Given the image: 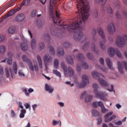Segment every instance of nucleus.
I'll return each instance as SVG.
<instances>
[{"label": "nucleus", "instance_id": "nucleus-31", "mask_svg": "<svg viewBox=\"0 0 127 127\" xmlns=\"http://www.w3.org/2000/svg\"><path fill=\"white\" fill-rule=\"evenodd\" d=\"M53 73L60 78L61 77V73H60V72L58 71L57 70H53Z\"/></svg>", "mask_w": 127, "mask_h": 127}, {"label": "nucleus", "instance_id": "nucleus-35", "mask_svg": "<svg viewBox=\"0 0 127 127\" xmlns=\"http://www.w3.org/2000/svg\"><path fill=\"white\" fill-rule=\"evenodd\" d=\"M5 73L6 78H9V71L7 67H6L5 68Z\"/></svg>", "mask_w": 127, "mask_h": 127}, {"label": "nucleus", "instance_id": "nucleus-53", "mask_svg": "<svg viewBox=\"0 0 127 127\" xmlns=\"http://www.w3.org/2000/svg\"><path fill=\"white\" fill-rule=\"evenodd\" d=\"M18 75L20 77H24L25 76V74H24V73H22V71L21 70H19Z\"/></svg>", "mask_w": 127, "mask_h": 127}, {"label": "nucleus", "instance_id": "nucleus-21", "mask_svg": "<svg viewBox=\"0 0 127 127\" xmlns=\"http://www.w3.org/2000/svg\"><path fill=\"white\" fill-rule=\"evenodd\" d=\"M91 113H92V117H99L100 116V112H99V111H98L95 109H93L91 111Z\"/></svg>", "mask_w": 127, "mask_h": 127}, {"label": "nucleus", "instance_id": "nucleus-4", "mask_svg": "<svg viewBox=\"0 0 127 127\" xmlns=\"http://www.w3.org/2000/svg\"><path fill=\"white\" fill-rule=\"evenodd\" d=\"M97 31L98 34H99L100 36H101V38L103 39V41L100 42V47L102 50H105V49H106L105 45H104V43H106V37H105V33H104V31L101 28H98Z\"/></svg>", "mask_w": 127, "mask_h": 127}, {"label": "nucleus", "instance_id": "nucleus-50", "mask_svg": "<svg viewBox=\"0 0 127 127\" xmlns=\"http://www.w3.org/2000/svg\"><path fill=\"white\" fill-rule=\"evenodd\" d=\"M37 24L38 26H39L40 27H41V26H42V25H43L42 22L41 21V20H37Z\"/></svg>", "mask_w": 127, "mask_h": 127}, {"label": "nucleus", "instance_id": "nucleus-29", "mask_svg": "<svg viewBox=\"0 0 127 127\" xmlns=\"http://www.w3.org/2000/svg\"><path fill=\"white\" fill-rule=\"evenodd\" d=\"M29 3H30L29 0H23L22 1L21 6H23V5H25V6H27V5L29 4Z\"/></svg>", "mask_w": 127, "mask_h": 127}, {"label": "nucleus", "instance_id": "nucleus-58", "mask_svg": "<svg viewBox=\"0 0 127 127\" xmlns=\"http://www.w3.org/2000/svg\"><path fill=\"white\" fill-rule=\"evenodd\" d=\"M111 89H110V88H108V91H109V92H114L115 93V90H114V85L113 84L111 85Z\"/></svg>", "mask_w": 127, "mask_h": 127}, {"label": "nucleus", "instance_id": "nucleus-7", "mask_svg": "<svg viewBox=\"0 0 127 127\" xmlns=\"http://www.w3.org/2000/svg\"><path fill=\"white\" fill-rule=\"evenodd\" d=\"M89 78H88V76L86 75H84L82 76V82L77 85V89L85 88V87L87 86V84H89Z\"/></svg>", "mask_w": 127, "mask_h": 127}, {"label": "nucleus", "instance_id": "nucleus-46", "mask_svg": "<svg viewBox=\"0 0 127 127\" xmlns=\"http://www.w3.org/2000/svg\"><path fill=\"white\" fill-rule=\"evenodd\" d=\"M114 4L115 6H116V7H117L118 8H120V7H121V4L120 1H117L116 2L114 3Z\"/></svg>", "mask_w": 127, "mask_h": 127}, {"label": "nucleus", "instance_id": "nucleus-54", "mask_svg": "<svg viewBox=\"0 0 127 127\" xmlns=\"http://www.w3.org/2000/svg\"><path fill=\"white\" fill-rule=\"evenodd\" d=\"M99 62H100V64H101L102 65V66H104V62H105V61L104 60V58H100L99 59Z\"/></svg>", "mask_w": 127, "mask_h": 127}, {"label": "nucleus", "instance_id": "nucleus-44", "mask_svg": "<svg viewBox=\"0 0 127 127\" xmlns=\"http://www.w3.org/2000/svg\"><path fill=\"white\" fill-rule=\"evenodd\" d=\"M63 46L64 48H69L70 47V44L68 42H65L63 44Z\"/></svg>", "mask_w": 127, "mask_h": 127}, {"label": "nucleus", "instance_id": "nucleus-36", "mask_svg": "<svg viewBox=\"0 0 127 127\" xmlns=\"http://www.w3.org/2000/svg\"><path fill=\"white\" fill-rule=\"evenodd\" d=\"M44 47H45L44 43L41 42V43H39V48L40 49V51H41V50H42V49H44Z\"/></svg>", "mask_w": 127, "mask_h": 127}, {"label": "nucleus", "instance_id": "nucleus-6", "mask_svg": "<svg viewBox=\"0 0 127 127\" xmlns=\"http://www.w3.org/2000/svg\"><path fill=\"white\" fill-rule=\"evenodd\" d=\"M126 40L127 41V35H125L123 37L121 36H118L117 37L116 44L118 47H123V45H125Z\"/></svg>", "mask_w": 127, "mask_h": 127}, {"label": "nucleus", "instance_id": "nucleus-56", "mask_svg": "<svg viewBox=\"0 0 127 127\" xmlns=\"http://www.w3.org/2000/svg\"><path fill=\"white\" fill-rule=\"evenodd\" d=\"M115 125L116 126H122L123 125V122L122 121H119L117 122H115Z\"/></svg>", "mask_w": 127, "mask_h": 127}, {"label": "nucleus", "instance_id": "nucleus-17", "mask_svg": "<svg viewBox=\"0 0 127 127\" xmlns=\"http://www.w3.org/2000/svg\"><path fill=\"white\" fill-rule=\"evenodd\" d=\"M92 75L94 78V79H96L97 77L99 78V77H102L103 78H105V75H104L103 74L100 73H98L96 71H93L92 72Z\"/></svg>", "mask_w": 127, "mask_h": 127}, {"label": "nucleus", "instance_id": "nucleus-24", "mask_svg": "<svg viewBox=\"0 0 127 127\" xmlns=\"http://www.w3.org/2000/svg\"><path fill=\"white\" fill-rule=\"evenodd\" d=\"M12 69L14 74H17V64H16V62H14L12 65Z\"/></svg>", "mask_w": 127, "mask_h": 127}, {"label": "nucleus", "instance_id": "nucleus-13", "mask_svg": "<svg viewBox=\"0 0 127 127\" xmlns=\"http://www.w3.org/2000/svg\"><path fill=\"white\" fill-rule=\"evenodd\" d=\"M17 11V10H12L8 11L3 17V18L1 20V22L3 21V19H5L7 17H9V16H11V15H13L15 13V12Z\"/></svg>", "mask_w": 127, "mask_h": 127}, {"label": "nucleus", "instance_id": "nucleus-1", "mask_svg": "<svg viewBox=\"0 0 127 127\" xmlns=\"http://www.w3.org/2000/svg\"><path fill=\"white\" fill-rule=\"evenodd\" d=\"M56 0H50V8L51 9L50 14L52 16L54 23L63 26V28L64 31H68L69 33H74V39L76 41L79 42H84V35L82 30L84 29V25H85V21L88 19L89 17V11H90V6L89 3L85 2V0H79V2L76 4L78 11L76 13L78 15L76 17V22L70 25H64V22L61 24V20L57 19L54 14V5Z\"/></svg>", "mask_w": 127, "mask_h": 127}, {"label": "nucleus", "instance_id": "nucleus-41", "mask_svg": "<svg viewBox=\"0 0 127 127\" xmlns=\"http://www.w3.org/2000/svg\"><path fill=\"white\" fill-rule=\"evenodd\" d=\"M50 52L52 54V55H55V50H54V48H53V47L50 46Z\"/></svg>", "mask_w": 127, "mask_h": 127}, {"label": "nucleus", "instance_id": "nucleus-48", "mask_svg": "<svg viewBox=\"0 0 127 127\" xmlns=\"http://www.w3.org/2000/svg\"><path fill=\"white\" fill-rule=\"evenodd\" d=\"M32 17H35L36 16V9H34L31 12Z\"/></svg>", "mask_w": 127, "mask_h": 127}, {"label": "nucleus", "instance_id": "nucleus-15", "mask_svg": "<svg viewBox=\"0 0 127 127\" xmlns=\"http://www.w3.org/2000/svg\"><path fill=\"white\" fill-rule=\"evenodd\" d=\"M44 60L45 62V65L46 70H47V62H52V57H49L48 56L45 55L44 58Z\"/></svg>", "mask_w": 127, "mask_h": 127}, {"label": "nucleus", "instance_id": "nucleus-22", "mask_svg": "<svg viewBox=\"0 0 127 127\" xmlns=\"http://www.w3.org/2000/svg\"><path fill=\"white\" fill-rule=\"evenodd\" d=\"M66 62L68 64H70L72 65L74 63V61L73 60V58L72 57L69 56L66 57Z\"/></svg>", "mask_w": 127, "mask_h": 127}, {"label": "nucleus", "instance_id": "nucleus-20", "mask_svg": "<svg viewBox=\"0 0 127 127\" xmlns=\"http://www.w3.org/2000/svg\"><path fill=\"white\" fill-rule=\"evenodd\" d=\"M102 106H103V102L102 101H95L92 103V106L95 108H97L98 106L101 107Z\"/></svg>", "mask_w": 127, "mask_h": 127}, {"label": "nucleus", "instance_id": "nucleus-3", "mask_svg": "<svg viewBox=\"0 0 127 127\" xmlns=\"http://www.w3.org/2000/svg\"><path fill=\"white\" fill-rule=\"evenodd\" d=\"M61 66L64 70V74L67 78L74 76V70L71 67H67V66L63 62L61 63Z\"/></svg>", "mask_w": 127, "mask_h": 127}, {"label": "nucleus", "instance_id": "nucleus-55", "mask_svg": "<svg viewBox=\"0 0 127 127\" xmlns=\"http://www.w3.org/2000/svg\"><path fill=\"white\" fill-rule=\"evenodd\" d=\"M58 124H59V122H58L55 120H53V122H52L53 126H57V125H58Z\"/></svg>", "mask_w": 127, "mask_h": 127}, {"label": "nucleus", "instance_id": "nucleus-19", "mask_svg": "<svg viewBox=\"0 0 127 127\" xmlns=\"http://www.w3.org/2000/svg\"><path fill=\"white\" fill-rule=\"evenodd\" d=\"M24 17H24V14H22V13L20 14L16 17V20L18 22H19L20 21H22V20H23V19H24Z\"/></svg>", "mask_w": 127, "mask_h": 127}, {"label": "nucleus", "instance_id": "nucleus-64", "mask_svg": "<svg viewBox=\"0 0 127 127\" xmlns=\"http://www.w3.org/2000/svg\"><path fill=\"white\" fill-rule=\"evenodd\" d=\"M93 14L95 18H97V17H98V11H97V10H94Z\"/></svg>", "mask_w": 127, "mask_h": 127}, {"label": "nucleus", "instance_id": "nucleus-49", "mask_svg": "<svg viewBox=\"0 0 127 127\" xmlns=\"http://www.w3.org/2000/svg\"><path fill=\"white\" fill-rule=\"evenodd\" d=\"M116 15L118 19H121L122 18V15H121V13L119 11L117 12Z\"/></svg>", "mask_w": 127, "mask_h": 127}, {"label": "nucleus", "instance_id": "nucleus-33", "mask_svg": "<svg viewBox=\"0 0 127 127\" xmlns=\"http://www.w3.org/2000/svg\"><path fill=\"white\" fill-rule=\"evenodd\" d=\"M116 119V115H113L110 118H108V119L105 120V123H109L110 121H113V120H115Z\"/></svg>", "mask_w": 127, "mask_h": 127}, {"label": "nucleus", "instance_id": "nucleus-30", "mask_svg": "<svg viewBox=\"0 0 127 127\" xmlns=\"http://www.w3.org/2000/svg\"><path fill=\"white\" fill-rule=\"evenodd\" d=\"M91 49L93 52H95L96 54H99V51L96 50V46H95V43H92Z\"/></svg>", "mask_w": 127, "mask_h": 127}, {"label": "nucleus", "instance_id": "nucleus-2", "mask_svg": "<svg viewBox=\"0 0 127 127\" xmlns=\"http://www.w3.org/2000/svg\"><path fill=\"white\" fill-rule=\"evenodd\" d=\"M93 87L94 89V92L96 95V98H99L100 100L105 101V100H106L105 97H107L108 94L106 93V92H101L98 91V89H100V87H99V85L96 83L93 84Z\"/></svg>", "mask_w": 127, "mask_h": 127}, {"label": "nucleus", "instance_id": "nucleus-59", "mask_svg": "<svg viewBox=\"0 0 127 127\" xmlns=\"http://www.w3.org/2000/svg\"><path fill=\"white\" fill-rule=\"evenodd\" d=\"M107 12L108 13H113V10L112 9V8L111 7H108L107 8Z\"/></svg>", "mask_w": 127, "mask_h": 127}, {"label": "nucleus", "instance_id": "nucleus-38", "mask_svg": "<svg viewBox=\"0 0 127 127\" xmlns=\"http://www.w3.org/2000/svg\"><path fill=\"white\" fill-rule=\"evenodd\" d=\"M50 31L52 35L55 36L56 35V31L54 29V28H51L50 29Z\"/></svg>", "mask_w": 127, "mask_h": 127}, {"label": "nucleus", "instance_id": "nucleus-25", "mask_svg": "<svg viewBox=\"0 0 127 127\" xmlns=\"http://www.w3.org/2000/svg\"><path fill=\"white\" fill-rule=\"evenodd\" d=\"M31 47L32 49H35L36 47V40L33 39L31 41Z\"/></svg>", "mask_w": 127, "mask_h": 127}, {"label": "nucleus", "instance_id": "nucleus-45", "mask_svg": "<svg viewBox=\"0 0 127 127\" xmlns=\"http://www.w3.org/2000/svg\"><path fill=\"white\" fill-rule=\"evenodd\" d=\"M4 51H5V48L3 46H1L0 47V53L2 54V53H4Z\"/></svg>", "mask_w": 127, "mask_h": 127}, {"label": "nucleus", "instance_id": "nucleus-43", "mask_svg": "<svg viewBox=\"0 0 127 127\" xmlns=\"http://www.w3.org/2000/svg\"><path fill=\"white\" fill-rule=\"evenodd\" d=\"M24 106L25 107V108H26V109H29V111H30V110H31V107L30 106V104H29V103H26L24 104Z\"/></svg>", "mask_w": 127, "mask_h": 127}, {"label": "nucleus", "instance_id": "nucleus-63", "mask_svg": "<svg viewBox=\"0 0 127 127\" xmlns=\"http://www.w3.org/2000/svg\"><path fill=\"white\" fill-rule=\"evenodd\" d=\"M101 69L103 71V72H105V73H108V68L107 67H101Z\"/></svg>", "mask_w": 127, "mask_h": 127}, {"label": "nucleus", "instance_id": "nucleus-40", "mask_svg": "<svg viewBox=\"0 0 127 127\" xmlns=\"http://www.w3.org/2000/svg\"><path fill=\"white\" fill-rule=\"evenodd\" d=\"M90 44V42H86L84 45L83 46V50H86L87 48H88V46H89V45Z\"/></svg>", "mask_w": 127, "mask_h": 127}, {"label": "nucleus", "instance_id": "nucleus-60", "mask_svg": "<svg viewBox=\"0 0 127 127\" xmlns=\"http://www.w3.org/2000/svg\"><path fill=\"white\" fill-rule=\"evenodd\" d=\"M7 64L8 65H11L12 64V58H9L7 60Z\"/></svg>", "mask_w": 127, "mask_h": 127}, {"label": "nucleus", "instance_id": "nucleus-26", "mask_svg": "<svg viewBox=\"0 0 127 127\" xmlns=\"http://www.w3.org/2000/svg\"><path fill=\"white\" fill-rule=\"evenodd\" d=\"M58 53L59 55L61 56H63L64 54V49L61 47H59L58 48Z\"/></svg>", "mask_w": 127, "mask_h": 127}, {"label": "nucleus", "instance_id": "nucleus-27", "mask_svg": "<svg viewBox=\"0 0 127 127\" xmlns=\"http://www.w3.org/2000/svg\"><path fill=\"white\" fill-rule=\"evenodd\" d=\"M37 60L39 63V66L40 69H42V60H41V57H40V56H37Z\"/></svg>", "mask_w": 127, "mask_h": 127}, {"label": "nucleus", "instance_id": "nucleus-18", "mask_svg": "<svg viewBox=\"0 0 127 127\" xmlns=\"http://www.w3.org/2000/svg\"><path fill=\"white\" fill-rule=\"evenodd\" d=\"M106 64L110 70H114V67H113V63H112V61L110 58L106 59Z\"/></svg>", "mask_w": 127, "mask_h": 127}, {"label": "nucleus", "instance_id": "nucleus-32", "mask_svg": "<svg viewBox=\"0 0 127 127\" xmlns=\"http://www.w3.org/2000/svg\"><path fill=\"white\" fill-rule=\"evenodd\" d=\"M101 109L102 114H105L106 112H108V110L105 108V106H104V103H103V105L100 106Z\"/></svg>", "mask_w": 127, "mask_h": 127}, {"label": "nucleus", "instance_id": "nucleus-28", "mask_svg": "<svg viewBox=\"0 0 127 127\" xmlns=\"http://www.w3.org/2000/svg\"><path fill=\"white\" fill-rule=\"evenodd\" d=\"M59 67V61L58 59H55L54 62V68L58 69Z\"/></svg>", "mask_w": 127, "mask_h": 127}, {"label": "nucleus", "instance_id": "nucleus-10", "mask_svg": "<svg viewBox=\"0 0 127 127\" xmlns=\"http://www.w3.org/2000/svg\"><path fill=\"white\" fill-rule=\"evenodd\" d=\"M85 98V103H89V102H91L93 99V96L91 95H87V92H83L80 97V99H84Z\"/></svg>", "mask_w": 127, "mask_h": 127}, {"label": "nucleus", "instance_id": "nucleus-37", "mask_svg": "<svg viewBox=\"0 0 127 127\" xmlns=\"http://www.w3.org/2000/svg\"><path fill=\"white\" fill-rule=\"evenodd\" d=\"M96 33H97V31L96 30V29L93 28L92 31V34L94 35L93 40L95 41H97V38H96V36H95V35H96Z\"/></svg>", "mask_w": 127, "mask_h": 127}, {"label": "nucleus", "instance_id": "nucleus-52", "mask_svg": "<svg viewBox=\"0 0 127 127\" xmlns=\"http://www.w3.org/2000/svg\"><path fill=\"white\" fill-rule=\"evenodd\" d=\"M34 66L35 71L38 72V64H37V63H35L34 64Z\"/></svg>", "mask_w": 127, "mask_h": 127}, {"label": "nucleus", "instance_id": "nucleus-8", "mask_svg": "<svg viewBox=\"0 0 127 127\" xmlns=\"http://www.w3.org/2000/svg\"><path fill=\"white\" fill-rule=\"evenodd\" d=\"M76 57L77 60L81 62V66L83 69H85V70L89 69V65H88L87 63L83 62L84 61V55H83V54L80 53L78 54L76 56Z\"/></svg>", "mask_w": 127, "mask_h": 127}, {"label": "nucleus", "instance_id": "nucleus-34", "mask_svg": "<svg viewBox=\"0 0 127 127\" xmlns=\"http://www.w3.org/2000/svg\"><path fill=\"white\" fill-rule=\"evenodd\" d=\"M44 38L47 41H50V35L48 33H45L44 34Z\"/></svg>", "mask_w": 127, "mask_h": 127}, {"label": "nucleus", "instance_id": "nucleus-61", "mask_svg": "<svg viewBox=\"0 0 127 127\" xmlns=\"http://www.w3.org/2000/svg\"><path fill=\"white\" fill-rule=\"evenodd\" d=\"M65 83L67 85H69L70 87H74V83H71V82L70 81H66Z\"/></svg>", "mask_w": 127, "mask_h": 127}, {"label": "nucleus", "instance_id": "nucleus-51", "mask_svg": "<svg viewBox=\"0 0 127 127\" xmlns=\"http://www.w3.org/2000/svg\"><path fill=\"white\" fill-rule=\"evenodd\" d=\"M11 116L12 118H15V117H16V114H15V112H14V111L13 110H11Z\"/></svg>", "mask_w": 127, "mask_h": 127}, {"label": "nucleus", "instance_id": "nucleus-11", "mask_svg": "<svg viewBox=\"0 0 127 127\" xmlns=\"http://www.w3.org/2000/svg\"><path fill=\"white\" fill-rule=\"evenodd\" d=\"M19 107L21 109L20 110V113L19 114L20 119H23L25 117V114H26V110L24 109V107L22 106V103L21 102H19Z\"/></svg>", "mask_w": 127, "mask_h": 127}, {"label": "nucleus", "instance_id": "nucleus-39", "mask_svg": "<svg viewBox=\"0 0 127 127\" xmlns=\"http://www.w3.org/2000/svg\"><path fill=\"white\" fill-rule=\"evenodd\" d=\"M15 31V28L13 27H10L8 29V33L9 34L13 33Z\"/></svg>", "mask_w": 127, "mask_h": 127}, {"label": "nucleus", "instance_id": "nucleus-57", "mask_svg": "<svg viewBox=\"0 0 127 127\" xmlns=\"http://www.w3.org/2000/svg\"><path fill=\"white\" fill-rule=\"evenodd\" d=\"M97 124L99 125V126H100L101 124H102V118H98L97 119Z\"/></svg>", "mask_w": 127, "mask_h": 127}, {"label": "nucleus", "instance_id": "nucleus-16", "mask_svg": "<svg viewBox=\"0 0 127 127\" xmlns=\"http://www.w3.org/2000/svg\"><path fill=\"white\" fill-rule=\"evenodd\" d=\"M98 81L103 87H109V83H108V81H106L105 79L99 78Z\"/></svg>", "mask_w": 127, "mask_h": 127}, {"label": "nucleus", "instance_id": "nucleus-47", "mask_svg": "<svg viewBox=\"0 0 127 127\" xmlns=\"http://www.w3.org/2000/svg\"><path fill=\"white\" fill-rule=\"evenodd\" d=\"M23 92L25 93V96L27 97H29V93L27 92V89L23 88Z\"/></svg>", "mask_w": 127, "mask_h": 127}, {"label": "nucleus", "instance_id": "nucleus-62", "mask_svg": "<svg viewBox=\"0 0 127 127\" xmlns=\"http://www.w3.org/2000/svg\"><path fill=\"white\" fill-rule=\"evenodd\" d=\"M107 0H100V3H101V5H105V3H106Z\"/></svg>", "mask_w": 127, "mask_h": 127}, {"label": "nucleus", "instance_id": "nucleus-14", "mask_svg": "<svg viewBox=\"0 0 127 127\" xmlns=\"http://www.w3.org/2000/svg\"><path fill=\"white\" fill-rule=\"evenodd\" d=\"M45 90L46 92H48L50 94H52L54 92V88L50 85L46 83L45 86Z\"/></svg>", "mask_w": 127, "mask_h": 127}, {"label": "nucleus", "instance_id": "nucleus-23", "mask_svg": "<svg viewBox=\"0 0 127 127\" xmlns=\"http://www.w3.org/2000/svg\"><path fill=\"white\" fill-rule=\"evenodd\" d=\"M21 48L23 51H26L28 49L27 44L25 43H22L20 45Z\"/></svg>", "mask_w": 127, "mask_h": 127}, {"label": "nucleus", "instance_id": "nucleus-9", "mask_svg": "<svg viewBox=\"0 0 127 127\" xmlns=\"http://www.w3.org/2000/svg\"><path fill=\"white\" fill-rule=\"evenodd\" d=\"M22 60L24 62H26V63L28 64V66L30 70L33 72L34 71V68L33 67V65L32 64V62H31V61L27 58V56L26 55H23L22 56Z\"/></svg>", "mask_w": 127, "mask_h": 127}, {"label": "nucleus", "instance_id": "nucleus-12", "mask_svg": "<svg viewBox=\"0 0 127 127\" xmlns=\"http://www.w3.org/2000/svg\"><path fill=\"white\" fill-rule=\"evenodd\" d=\"M107 30L110 34L114 33L116 31V28L114 23H111L107 26Z\"/></svg>", "mask_w": 127, "mask_h": 127}, {"label": "nucleus", "instance_id": "nucleus-5", "mask_svg": "<svg viewBox=\"0 0 127 127\" xmlns=\"http://www.w3.org/2000/svg\"><path fill=\"white\" fill-rule=\"evenodd\" d=\"M108 54L109 56H110V57L111 58L114 57V56H115V55L116 54V55L119 58H123V56L122 55V54L117 49H114L113 48H109Z\"/></svg>", "mask_w": 127, "mask_h": 127}, {"label": "nucleus", "instance_id": "nucleus-42", "mask_svg": "<svg viewBox=\"0 0 127 127\" xmlns=\"http://www.w3.org/2000/svg\"><path fill=\"white\" fill-rule=\"evenodd\" d=\"M87 56L90 60H94V56H93V54L88 53L87 54Z\"/></svg>", "mask_w": 127, "mask_h": 127}]
</instances>
